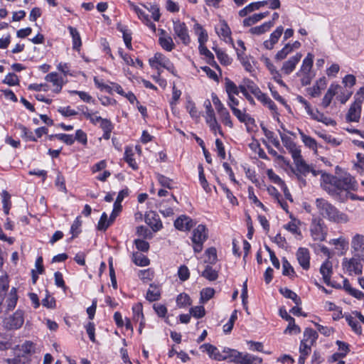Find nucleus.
I'll return each instance as SVG.
<instances>
[{
  "label": "nucleus",
  "mask_w": 364,
  "mask_h": 364,
  "mask_svg": "<svg viewBox=\"0 0 364 364\" xmlns=\"http://www.w3.org/2000/svg\"><path fill=\"white\" fill-rule=\"evenodd\" d=\"M208 239V232L205 225H198L193 231L191 237L195 252H200L203 250V243Z\"/></svg>",
  "instance_id": "5"
},
{
  "label": "nucleus",
  "mask_w": 364,
  "mask_h": 364,
  "mask_svg": "<svg viewBox=\"0 0 364 364\" xmlns=\"http://www.w3.org/2000/svg\"><path fill=\"white\" fill-rule=\"evenodd\" d=\"M3 83L6 84L9 86H14L19 84V80L18 76L14 73H9L6 75Z\"/></svg>",
  "instance_id": "55"
},
{
  "label": "nucleus",
  "mask_w": 364,
  "mask_h": 364,
  "mask_svg": "<svg viewBox=\"0 0 364 364\" xmlns=\"http://www.w3.org/2000/svg\"><path fill=\"white\" fill-rule=\"evenodd\" d=\"M237 311L235 310L232 312V315L230 316V318L228 322L223 326V331L225 333H228L232 331V329L233 328L234 323H235V320L237 319Z\"/></svg>",
  "instance_id": "62"
},
{
  "label": "nucleus",
  "mask_w": 364,
  "mask_h": 364,
  "mask_svg": "<svg viewBox=\"0 0 364 364\" xmlns=\"http://www.w3.org/2000/svg\"><path fill=\"white\" fill-rule=\"evenodd\" d=\"M345 318L348 325L351 327L352 330L355 333H356L357 334H361V326L357 321L356 318L353 316V313L351 314L346 315Z\"/></svg>",
  "instance_id": "36"
},
{
  "label": "nucleus",
  "mask_w": 364,
  "mask_h": 364,
  "mask_svg": "<svg viewBox=\"0 0 364 364\" xmlns=\"http://www.w3.org/2000/svg\"><path fill=\"white\" fill-rule=\"evenodd\" d=\"M68 30L73 38V48L78 50L82 45L80 33L75 28L72 26H69Z\"/></svg>",
  "instance_id": "31"
},
{
  "label": "nucleus",
  "mask_w": 364,
  "mask_h": 364,
  "mask_svg": "<svg viewBox=\"0 0 364 364\" xmlns=\"http://www.w3.org/2000/svg\"><path fill=\"white\" fill-rule=\"evenodd\" d=\"M301 332V328L295 323V320L293 318L289 321L287 328L284 330V333L287 334H298Z\"/></svg>",
  "instance_id": "52"
},
{
  "label": "nucleus",
  "mask_w": 364,
  "mask_h": 364,
  "mask_svg": "<svg viewBox=\"0 0 364 364\" xmlns=\"http://www.w3.org/2000/svg\"><path fill=\"white\" fill-rule=\"evenodd\" d=\"M232 112L233 114L237 118V119L245 124H253L255 119L245 111H242L237 107H232Z\"/></svg>",
  "instance_id": "25"
},
{
  "label": "nucleus",
  "mask_w": 364,
  "mask_h": 364,
  "mask_svg": "<svg viewBox=\"0 0 364 364\" xmlns=\"http://www.w3.org/2000/svg\"><path fill=\"white\" fill-rule=\"evenodd\" d=\"M343 266L350 274H359L362 272V264L357 259H346L343 262Z\"/></svg>",
  "instance_id": "14"
},
{
  "label": "nucleus",
  "mask_w": 364,
  "mask_h": 364,
  "mask_svg": "<svg viewBox=\"0 0 364 364\" xmlns=\"http://www.w3.org/2000/svg\"><path fill=\"white\" fill-rule=\"evenodd\" d=\"M284 31V28L280 26H278L276 30L271 33L269 39L264 42V47L267 50H272L274 45L278 42Z\"/></svg>",
  "instance_id": "19"
},
{
  "label": "nucleus",
  "mask_w": 364,
  "mask_h": 364,
  "mask_svg": "<svg viewBox=\"0 0 364 364\" xmlns=\"http://www.w3.org/2000/svg\"><path fill=\"white\" fill-rule=\"evenodd\" d=\"M294 162L296 165V170L301 175L306 176L309 173H310L311 166L307 164L305 161L302 159L301 153L299 154L298 156H296L295 158H292Z\"/></svg>",
  "instance_id": "22"
},
{
  "label": "nucleus",
  "mask_w": 364,
  "mask_h": 364,
  "mask_svg": "<svg viewBox=\"0 0 364 364\" xmlns=\"http://www.w3.org/2000/svg\"><path fill=\"white\" fill-rule=\"evenodd\" d=\"M292 52V47H291V44L287 43L285 46L277 52L275 55L276 60H282L284 59L290 53Z\"/></svg>",
  "instance_id": "54"
},
{
  "label": "nucleus",
  "mask_w": 364,
  "mask_h": 364,
  "mask_svg": "<svg viewBox=\"0 0 364 364\" xmlns=\"http://www.w3.org/2000/svg\"><path fill=\"white\" fill-rule=\"evenodd\" d=\"M113 221L114 220H111L110 218H107V215L106 213H103L97 224L98 230L101 231H105Z\"/></svg>",
  "instance_id": "46"
},
{
  "label": "nucleus",
  "mask_w": 364,
  "mask_h": 364,
  "mask_svg": "<svg viewBox=\"0 0 364 364\" xmlns=\"http://www.w3.org/2000/svg\"><path fill=\"white\" fill-rule=\"evenodd\" d=\"M149 62L151 68H154L156 70H159V66H161L166 69L174 76H177V72L173 64L167 57H166L162 53H155L154 56L149 59Z\"/></svg>",
  "instance_id": "4"
},
{
  "label": "nucleus",
  "mask_w": 364,
  "mask_h": 364,
  "mask_svg": "<svg viewBox=\"0 0 364 364\" xmlns=\"http://www.w3.org/2000/svg\"><path fill=\"white\" fill-rule=\"evenodd\" d=\"M351 247L357 252H364V235L356 234L351 241Z\"/></svg>",
  "instance_id": "28"
},
{
  "label": "nucleus",
  "mask_w": 364,
  "mask_h": 364,
  "mask_svg": "<svg viewBox=\"0 0 364 364\" xmlns=\"http://www.w3.org/2000/svg\"><path fill=\"white\" fill-rule=\"evenodd\" d=\"M19 129L21 131V136L25 138L27 141H36L37 139L33 135V132L29 131L25 126L19 125Z\"/></svg>",
  "instance_id": "60"
},
{
  "label": "nucleus",
  "mask_w": 364,
  "mask_h": 364,
  "mask_svg": "<svg viewBox=\"0 0 364 364\" xmlns=\"http://www.w3.org/2000/svg\"><path fill=\"white\" fill-rule=\"evenodd\" d=\"M217 112L220 116V120L222 121V122L225 126H228V127L232 128L233 127V124L231 120V117H230L228 110L225 107H224Z\"/></svg>",
  "instance_id": "40"
},
{
  "label": "nucleus",
  "mask_w": 364,
  "mask_h": 364,
  "mask_svg": "<svg viewBox=\"0 0 364 364\" xmlns=\"http://www.w3.org/2000/svg\"><path fill=\"white\" fill-rule=\"evenodd\" d=\"M176 304L179 307H185L191 304V298L186 294H180L176 298Z\"/></svg>",
  "instance_id": "57"
},
{
  "label": "nucleus",
  "mask_w": 364,
  "mask_h": 364,
  "mask_svg": "<svg viewBox=\"0 0 364 364\" xmlns=\"http://www.w3.org/2000/svg\"><path fill=\"white\" fill-rule=\"evenodd\" d=\"M128 196V190H122L119 192L117 199L114 203L113 210L110 215V220H114L119 212H121L122 206L121 205L124 198Z\"/></svg>",
  "instance_id": "16"
},
{
  "label": "nucleus",
  "mask_w": 364,
  "mask_h": 364,
  "mask_svg": "<svg viewBox=\"0 0 364 364\" xmlns=\"http://www.w3.org/2000/svg\"><path fill=\"white\" fill-rule=\"evenodd\" d=\"M268 4V1H260L257 2H252L247 6H246L245 8L241 9L238 14L240 17H245L247 14L253 12L254 11L259 10L261 7L264 6Z\"/></svg>",
  "instance_id": "21"
},
{
  "label": "nucleus",
  "mask_w": 364,
  "mask_h": 364,
  "mask_svg": "<svg viewBox=\"0 0 364 364\" xmlns=\"http://www.w3.org/2000/svg\"><path fill=\"white\" fill-rule=\"evenodd\" d=\"M237 55L245 69L248 72H251L252 70V66L247 56L245 55L244 53H241L239 49H237Z\"/></svg>",
  "instance_id": "49"
},
{
  "label": "nucleus",
  "mask_w": 364,
  "mask_h": 364,
  "mask_svg": "<svg viewBox=\"0 0 364 364\" xmlns=\"http://www.w3.org/2000/svg\"><path fill=\"white\" fill-rule=\"evenodd\" d=\"M46 80L52 82L54 86L63 84V80L57 73H50L48 74L46 76Z\"/></svg>",
  "instance_id": "61"
},
{
  "label": "nucleus",
  "mask_w": 364,
  "mask_h": 364,
  "mask_svg": "<svg viewBox=\"0 0 364 364\" xmlns=\"http://www.w3.org/2000/svg\"><path fill=\"white\" fill-rule=\"evenodd\" d=\"M190 314L196 318H200L205 316V310L203 306H196L190 309Z\"/></svg>",
  "instance_id": "59"
},
{
  "label": "nucleus",
  "mask_w": 364,
  "mask_h": 364,
  "mask_svg": "<svg viewBox=\"0 0 364 364\" xmlns=\"http://www.w3.org/2000/svg\"><path fill=\"white\" fill-rule=\"evenodd\" d=\"M332 267V263L326 259L320 267V273L322 274L326 284H331V276L333 272Z\"/></svg>",
  "instance_id": "23"
},
{
  "label": "nucleus",
  "mask_w": 364,
  "mask_h": 364,
  "mask_svg": "<svg viewBox=\"0 0 364 364\" xmlns=\"http://www.w3.org/2000/svg\"><path fill=\"white\" fill-rule=\"evenodd\" d=\"M343 282V287L348 294L358 299H363L364 298V294L361 291L353 288L347 279H344Z\"/></svg>",
  "instance_id": "27"
},
{
  "label": "nucleus",
  "mask_w": 364,
  "mask_h": 364,
  "mask_svg": "<svg viewBox=\"0 0 364 364\" xmlns=\"http://www.w3.org/2000/svg\"><path fill=\"white\" fill-rule=\"evenodd\" d=\"M202 276L210 281H215L218 277V272L208 265L202 272Z\"/></svg>",
  "instance_id": "47"
},
{
  "label": "nucleus",
  "mask_w": 364,
  "mask_h": 364,
  "mask_svg": "<svg viewBox=\"0 0 364 364\" xmlns=\"http://www.w3.org/2000/svg\"><path fill=\"white\" fill-rule=\"evenodd\" d=\"M82 225V221L80 220V217L78 216L75 218V221L71 225L70 232L73 234V239L74 237H76L80 232V226Z\"/></svg>",
  "instance_id": "64"
},
{
  "label": "nucleus",
  "mask_w": 364,
  "mask_h": 364,
  "mask_svg": "<svg viewBox=\"0 0 364 364\" xmlns=\"http://www.w3.org/2000/svg\"><path fill=\"white\" fill-rule=\"evenodd\" d=\"M160 290L159 289L153 284H150V287L146 292V299L149 301H155L160 298Z\"/></svg>",
  "instance_id": "38"
},
{
  "label": "nucleus",
  "mask_w": 364,
  "mask_h": 364,
  "mask_svg": "<svg viewBox=\"0 0 364 364\" xmlns=\"http://www.w3.org/2000/svg\"><path fill=\"white\" fill-rule=\"evenodd\" d=\"M173 31L176 37L178 38L183 44L185 46L190 44L191 38L185 23L180 21H173Z\"/></svg>",
  "instance_id": "7"
},
{
  "label": "nucleus",
  "mask_w": 364,
  "mask_h": 364,
  "mask_svg": "<svg viewBox=\"0 0 364 364\" xmlns=\"http://www.w3.org/2000/svg\"><path fill=\"white\" fill-rule=\"evenodd\" d=\"M145 223L150 226L154 232L159 230L163 226L159 215L154 211H149L145 214Z\"/></svg>",
  "instance_id": "10"
},
{
  "label": "nucleus",
  "mask_w": 364,
  "mask_h": 364,
  "mask_svg": "<svg viewBox=\"0 0 364 364\" xmlns=\"http://www.w3.org/2000/svg\"><path fill=\"white\" fill-rule=\"evenodd\" d=\"M9 287V282L7 275L0 277V301H3L6 292Z\"/></svg>",
  "instance_id": "45"
},
{
  "label": "nucleus",
  "mask_w": 364,
  "mask_h": 364,
  "mask_svg": "<svg viewBox=\"0 0 364 364\" xmlns=\"http://www.w3.org/2000/svg\"><path fill=\"white\" fill-rule=\"evenodd\" d=\"M262 130L265 135V136L272 143V144L277 148L278 149H282L280 142L277 136H275L274 133L269 129H267L265 127H262Z\"/></svg>",
  "instance_id": "42"
},
{
  "label": "nucleus",
  "mask_w": 364,
  "mask_h": 364,
  "mask_svg": "<svg viewBox=\"0 0 364 364\" xmlns=\"http://www.w3.org/2000/svg\"><path fill=\"white\" fill-rule=\"evenodd\" d=\"M132 311L134 314V320L139 321V320H144V314L142 312V305L138 303L133 306Z\"/></svg>",
  "instance_id": "58"
},
{
  "label": "nucleus",
  "mask_w": 364,
  "mask_h": 364,
  "mask_svg": "<svg viewBox=\"0 0 364 364\" xmlns=\"http://www.w3.org/2000/svg\"><path fill=\"white\" fill-rule=\"evenodd\" d=\"M257 98L262 102L264 105L267 106L270 110L277 112V105L266 94L261 92Z\"/></svg>",
  "instance_id": "44"
},
{
  "label": "nucleus",
  "mask_w": 364,
  "mask_h": 364,
  "mask_svg": "<svg viewBox=\"0 0 364 364\" xmlns=\"http://www.w3.org/2000/svg\"><path fill=\"white\" fill-rule=\"evenodd\" d=\"M296 258L304 269H309L310 267V254L307 248L299 247L296 252Z\"/></svg>",
  "instance_id": "13"
},
{
  "label": "nucleus",
  "mask_w": 364,
  "mask_h": 364,
  "mask_svg": "<svg viewBox=\"0 0 364 364\" xmlns=\"http://www.w3.org/2000/svg\"><path fill=\"white\" fill-rule=\"evenodd\" d=\"M124 160L134 170L138 169V165L134 158L133 150L131 147H126L124 151Z\"/></svg>",
  "instance_id": "35"
},
{
  "label": "nucleus",
  "mask_w": 364,
  "mask_h": 364,
  "mask_svg": "<svg viewBox=\"0 0 364 364\" xmlns=\"http://www.w3.org/2000/svg\"><path fill=\"white\" fill-rule=\"evenodd\" d=\"M18 296H17V290L15 287H12L9 295V298L7 299V309L9 311L13 310L17 303Z\"/></svg>",
  "instance_id": "41"
},
{
  "label": "nucleus",
  "mask_w": 364,
  "mask_h": 364,
  "mask_svg": "<svg viewBox=\"0 0 364 364\" xmlns=\"http://www.w3.org/2000/svg\"><path fill=\"white\" fill-rule=\"evenodd\" d=\"M302 55L297 53L295 55L291 57L288 60L283 63L282 71L286 74H290L296 68L297 63L300 61Z\"/></svg>",
  "instance_id": "15"
},
{
  "label": "nucleus",
  "mask_w": 364,
  "mask_h": 364,
  "mask_svg": "<svg viewBox=\"0 0 364 364\" xmlns=\"http://www.w3.org/2000/svg\"><path fill=\"white\" fill-rule=\"evenodd\" d=\"M316 207L320 215L331 221L336 223H347L348 216L341 213L335 206L323 198H317L316 200Z\"/></svg>",
  "instance_id": "2"
},
{
  "label": "nucleus",
  "mask_w": 364,
  "mask_h": 364,
  "mask_svg": "<svg viewBox=\"0 0 364 364\" xmlns=\"http://www.w3.org/2000/svg\"><path fill=\"white\" fill-rule=\"evenodd\" d=\"M215 50L217 55V58L222 64L228 65L231 63V58L224 51L219 49H215Z\"/></svg>",
  "instance_id": "63"
},
{
  "label": "nucleus",
  "mask_w": 364,
  "mask_h": 364,
  "mask_svg": "<svg viewBox=\"0 0 364 364\" xmlns=\"http://www.w3.org/2000/svg\"><path fill=\"white\" fill-rule=\"evenodd\" d=\"M321 187L336 200L343 202L350 198L352 200L357 197L350 191H355L358 183L350 174L337 177L328 173L322 174Z\"/></svg>",
  "instance_id": "1"
},
{
  "label": "nucleus",
  "mask_w": 364,
  "mask_h": 364,
  "mask_svg": "<svg viewBox=\"0 0 364 364\" xmlns=\"http://www.w3.org/2000/svg\"><path fill=\"white\" fill-rule=\"evenodd\" d=\"M157 180L160 185L164 188H168V189H173V181L172 179L161 175L158 174L157 175Z\"/></svg>",
  "instance_id": "51"
},
{
  "label": "nucleus",
  "mask_w": 364,
  "mask_h": 364,
  "mask_svg": "<svg viewBox=\"0 0 364 364\" xmlns=\"http://www.w3.org/2000/svg\"><path fill=\"white\" fill-rule=\"evenodd\" d=\"M193 225V220L186 215L178 217L174 222L175 228L181 231L189 230Z\"/></svg>",
  "instance_id": "18"
},
{
  "label": "nucleus",
  "mask_w": 364,
  "mask_h": 364,
  "mask_svg": "<svg viewBox=\"0 0 364 364\" xmlns=\"http://www.w3.org/2000/svg\"><path fill=\"white\" fill-rule=\"evenodd\" d=\"M225 90L228 97L238 95L240 90V86L237 87L235 82L230 80L225 79Z\"/></svg>",
  "instance_id": "39"
},
{
  "label": "nucleus",
  "mask_w": 364,
  "mask_h": 364,
  "mask_svg": "<svg viewBox=\"0 0 364 364\" xmlns=\"http://www.w3.org/2000/svg\"><path fill=\"white\" fill-rule=\"evenodd\" d=\"M280 293L286 298L291 299L296 305L299 306L301 303V299L298 295L288 288H282L279 290Z\"/></svg>",
  "instance_id": "37"
},
{
  "label": "nucleus",
  "mask_w": 364,
  "mask_h": 364,
  "mask_svg": "<svg viewBox=\"0 0 364 364\" xmlns=\"http://www.w3.org/2000/svg\"><path fill=\"white\" fill-rule=\"evenodd\" d=\"M159 43L166 51H171L175 48L173 41L170 36H160Z\"/></svg>",
  "instance_id": "33"
},
{
  "label": "nucleus",
  "mask_w": 364,
  "mask_h": 364,
  "mask_svg": "<svg viewBox=\"0 0 364 364\" xmlns=\"http://www.w3.org/2000/svg\"><path fill=\"white\" fill-rule=\"evenodd\" d=\"M279 133L284 146L291 153V157L295 158L296 156H298L299 154L301 153V150L296 147L292 139L280 131H279Z\"/></svg>",
  "instance_id": "11"
},
{
  "label": "nucleus",
  "mask_w": 364,
  "mask_h": 364,
  "mask_svg": "<svg viewBox=\"0 0 364 364\" xmlns=\"http://www.w3.org/2000/svg\"><path fill=\"white\" fill-rule=\"evenodd\" d=\"M11 196L10 194L6 191H4L2 192V203H3V209L6 215H8L9 213V210L11 206Z\"/></svg>",
  "instance_id": "50"
},
{
  "label": "nucleus",
  "mask_w": 364,
  "mask_h": 364,
  "mask_svg": "<svg viewBox=\"0 0 364 364\" xmlns=\"http://www.w3.org/2000/svg\"><path fill=\"white\" fill-rule=\"evenodd\" d=\"M311 235L316 241H324L327 235V228L320 218H314L310 226Z\"/></svg>",
  "instance_id": "6"
},
{
  "label": "nucleus",
  "mask_w": 364,
  "mask_h": 364,
  "mask_svg": "<svg viewBox=\"0 0 364 364\" xmlns=\"http://www.w3.org/2000/svg\"><path fill=\"white\" fill-rule=\"evenodd\" d=\"M215 31L225 42L232 41L230 28L225 21H220V24L215 27Z\"/></svg>",
  "instance_id": "20"
},
{
  "label": "nucleus",
  "mask_w": 364,
  "mask_h": 364,
  "mask_svg": "<svg viewBox=\"0 0 364 364\" xmlns=\"http://www.w3.org/2000/svg\"><path fill=\"white\" fill-rule=\"evenodd\" d=\"M194 31L198 37V41L199 45H204L208 39V36L206 31L199 23H196L194 25Z\"/></svg>",
  "instance_id": "29"
},
{
  "label": "nucleus",
  "mask_w": 364,
  "mask_h": 364,
  "mask_svg": "<svg viewBox=\"0 0 364 364\" xmlns=\"http://www.w3.org/2000/svg\"><path fill=\"white\" fill-rule=\"evenodd\" d=\"M341 89V85H339L338 84L332 83L329 86L326 93L325 94V95L322 100L321 105L324 108H326L327 107H328L330 105L333 97L336 95L338 94L339 90Z\"/></svg>",
  "instance_id": "12"
},
{
  "label": "nucleus",
  "mask_w": 364,
  "mask_h": 364,
  "mask_svg": "<svg viewBox=\"0 0 364 364\" xmlns=\"http://www.w3.org/2000/svg\"><path fill=\"white\" fill-rule=\"evenodd\" d=\"M117 29L122 33V37L126 47L129 50H132V32L127 28V26L122 24H118Z\"/></svg>",
  "instance_id": "26"
},
{
  "label": "nucleus",
  "mask_w": 364,
  "mask_h": 364,
  "mask_svg": "<svg viewBox=\"0 0 364 364\" xmlns=\"http://www.w3.org/2000/svg\"><path fill=\"white\" fill-rule=\"evenodd\" d=\"M362 100L359 97L355 98L354 102L351 105L346 119L350 122H358L360 117Z\"/></svg>",
  "instance_id": "9"
},
{
  "label": "nucleus",
  "mask_w": 364,
  "mask_h": 364,
  "mask_svg": "<svg viewBox=\"0 0 364 364\" xmlns=\"http://www.w3.org/2000/svg\"><path fill=\"white\" fill-rule=\"evenodd\" d=\"M273 26V21H267L260 26L252 27L249 30L252 34L261 35L269 31Z\"/></svg>",
  "instance_id": "32"
},
{
  "label": "nucleus",
  "mask_w": 364,
  "mask_h": 364,
  "mask_svg": "<svg viewBox=\"0 0 364 364\" xmlns=\"http://www.w3.org/2000/svg\"><path fill=\"white\" fill-rule=\"evenodd\" d=\"M230 361L238 363L240 364H259L262 363V359L251 354L246 353L242 355L240 353V355L235 360H230Z\"/></svg>",
  "instance_id": "17"
},
{
  "label": "nucleus",
  "mask_w": 364,
  "mask_h": 364,
  "mask_svg": "<svg viewBox=\"0 0 364 364\" xmlns=\"http://www.w3.org/2000/svg\"><path fill=\"white\" fill-rule=\"evenodd\" d=\"M200 349L206 352L209 357L216 360H235L240 355V352L235 349L225 348L222 353L217 347L210 343H204L200 346Z\"/></svg>",
  "instance_id": "3"
},
{
  "label": "nucleus",
  "mask_w": 364,
  "mask_h": 364,
  "mask_svg": "<svg viewBox=\"0 0 364 364\" xmlns=\"http://www.w3.org/2000/svg\"><path fill=\"white\" fill-rule=\"evenodd\" d=\"M326 85V77H321L318 80L316 81V84L312 87H309L307 89V92L312 97H318L321 94V90L324 89Z\"/></svg>",
  "instance_id": "24"
},
{
  "label": "nucleus",
  "mask_w": 364,
  "mask_h": 364,
  "mask_svg": "<svg viewBox=\"0 0 364 364\" xmlns=\"http://www.w3.org/2000/svg\"><path fill=\"white\" fill-rule=\"evenodd\" d=\"M198 174H199V181H200V183L201 184V186H203V189L206 192L210 191V188H209L208 181L205 177L203 168L201 164H200L198 166Z\"/></svg>",
  "instance_id": "56"
},
{
  "label": "nucleus",
  "mask_w": 364,
  "mask_h": 364,
  "mask_svg": "<svg viewBox=\"0 0 364 364\" xmlns=\"http://www.w3.org/2000/svg\"><path fill=\"white\" fill-rule=\"evenodd\" d=\"M24 322L23 312L17 310L12 316L6 319L5 325L9 330H16L20 328Z\"/></svg>",
  "instance_id": "8"
},
{
  "label": "nucleus",
  "mask_w": 364,
  "mask_h": 364,
  "mask_svg": "<svg viewBox=\"0 0 364 364\" xmlns=\"http://www.w3.org/2000/svg\"><path fill=\"white\" fill-rule=\"evenodd\" d=\"M299 133H300L302 141L304 143V144L306 146L309 147L311 149H316L317 144H316V141L314 139H313L312 137H311L309 136L304 134L301 132H300Z\"/></svg>",
  "instance_id": "53"
},
{
  "label": "nucleus",
  "mask_w": 364,
  "mask_h": 364,
  "mask_svg": "<svg viewBox=\"0 0 364 364\" xmlns=\"http://www.w3.org/2000/svg\"><path fill=\"white\" fill-rule=\"evenodd\" d=\"M132 259L137 266L145 267L149 264V259L141 253L136 252L133 254Z\"/></svg>",
  "instance_id": "43"
},
{
  "label": "nucleus",
  "mask_w": 364,
  "mask_h": 364,
  "mask_svg": "<svg viewBox=\"0 0 364 364\" xmlns=\"http://www.w3.org/2000/svg\"><path fill=\"white\" fill-rule=\"evenodd\" d=\"M318 333L310 328H306L304 331V338L301 341H305L310 345H314L317 338H318Z\"/></svg>",
  "instance_id": "30"
},
{
  "label": "nucleus",
  "mask_w": 364,
  "mask_h": 364,
  "mask_svg": "<svg viewBox=\"0 0 364 364\" xmlns=\"http://www.w3.org/2000/svg\"><path fill=\"white\" fill-rule=\"evenodd\" d=\"M247 91H250L252 94H253L256 97H257L260 93L262 92L259 87L255 84V82L250 80H247L245 82V85Z\"/></svg>",
  "instance_id": "48"
},
{
  "label": "nucleus",
  "mask_w": 364,
  "mask_h": 364,
  "mask_svg": "<svg viewBox=\"0 0 364 364\" xmlns=\"http://www.w3.org/2000/svg\"><path fill=\"white\" fill-rule=\"evenodd\" d=\"M313 65V55L311 53H308L306 57L304 59L301 68L296 73L298 76H299L300 73H310L311 68Z\"/></svg>",
  "instance_id": "34"
}]
</instances>
